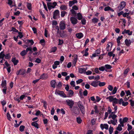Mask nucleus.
<instances>
[{
    "label": "nucleus",
    "mask_w": 134,
    "mask_h": 134,
    "mask_svg": "<svg viewBox=\"0 0 134 134\" xmlns=\"http://www.w3.org/2000/svg\"><path fill=\"white\" fill-rule=\"evenodd\" d=\"M5 58L7 59H9L10 58V54H6V55H5Z\"/></svg>",
    "instance_id": "338daca9"
},
{
    "label": "nucleus",
    "mask_w": 134,
    "mask_h": 134,
    "mask_svg": "<svg viewBox=\"0 0 134 134\" xmlns=\"http://www.w3.org/2000/svg\"><path fill=\"white\" fill-rule=\"evenodd\" d=\"M47 5L48 9L51 10L52 8H55L57 5V3L55 2H54L53 3L51 2H49L47 3Z\"/></svg>",
    "instance_id": "20e7f679"
},
{
    "label": "nucleus",
    "mask_w": 134,
    "mask_h": 134,
    "mask_svg": "<svg viewBox=\"0 0 134 134\" xmlns=\"http://www.w3.org/2000/svg\"><path fill=\"white\" fill-rule=\"evenodd\" d=\"M109 114L108 111V112H105L104 116V120L106 119H107V117H108Z\"/></svg>",
    "instance_id": "8fccbe9b"
},
{
    "label": "nucleus",
    "mask_w": 134,
    "mask_h": 134,
    "mask_svg": "<svg viewBox=\"0 0 134 134\" xmlns=\"http://www.w3.org/2000/svg\"><path fill=\"white\" fill-rule=\"evenodd\" d=\"M125 43L127 46H129L131 44V41L130 40L126 39L125 40Z\"/></svg>",
    "instance_id": "c85d7f7f"
},
{
    "label": "nucleus",
    "mask_w": 134,
    "mask_h": 134,
    "mask_svg": "<svg viewBox=\"0 0 134 134\" xmlns=\"http://www.w3.org/2000/svg\"><path fill=\"white\" fill-rule=\"evenodd\" d=\"M105 68V67L107 69H110L111 68V66L108 64H106L104 66Z\"/></svg>",
    "instance_id": "603ef678"
},
{
    "label": "nucleus",
    "mask_w": 134,
    "mask_h": 134,
    "mask_svg": "<svg viewBox=\"0 0 134 134\" xmlns=\"http://www.w3.org/2000/svg\"><path fill=\"white\" fill-rule=\"evenodd\" d=\"M77 0H74L72 1H70L69 2V6L71 7L75 4L77 3Z\"/></svg>",
    "instance_id": "aec40b11"
},
{
    "label": "nucleus",
    "mask_w": 134,
    "mask_h": 134,
    "mask_svg": "<svg viewBox=\"0 0 134 134\" xmlns=\"http://www.w3.org/2000/svg\"><path fill=\"white\" fill-rule=\"evenodd\" d=\"M77 57L76 55L74 56L73 59V60L72 62V66H75L77 61Z\"/></svg>",
    "instance_id": "412c9836"
},
{
    "label": "nucleus",
    "mask_w": 134,
    "mask_h": 134,
    "mask_svg": "<svg viewBox=\"0 0 134 134\" xmlns=\"http://www.w3.org/2000/svg\"><path fill=\"white\" fill-rule=\"evenodd\" d=\"M60 35L62 37H64L67 36L68 34L66 31H63L60 33Z\"/></svg>",
    "instance_id": "f3484780"
},
{
    "label": "nucleus",
    "mask_w": 134,
    "mask_h": 134,
    "mask_svg": "<svg viewBox=\"0 0 134 134\" xmlns=\"http://www.w3.org/2000/svg\"><path fill=\"white\" fill-rule=\"evenodd\" d=\"M19 36V37L20 38H21L23 37V35L22 33L21 32H18Z\"/></svg>",
    "instance_id": "69168bd1"
},
{
    "label": "nucleus",
    "mask_w": 134,
    "mask_h": 134,
    "mask_svg": "<svg viewBox=\"0 0 134 134\" xmlns=\"http://www.w3.org/2000/svg\"><path fill=\"white\" fill-rule=\"evenodd\" d=\"M67 12L64 11H62L61 13V16L62 17H63L65 15V14H67Z\"/></svg>",
    "instance_id": "a18cd8bd"
},
{
    "label": "nucleus",
    "mask_w": 134,
    "mask_h": 134,
    "mask_svg": "<svg viewBox=\"0 0 134 134\" xmlns=\"http://www.w3.org/2000/svg\"><path fill=\"white\" fill-rule=\"evenodd\" d=\"M123 101V99L122 98L120 99L119 100L118 99V103L120 105L122 104Z\"/></svg>",
    "instance_id": "864d4df0"
},
{
    "label": "nucleus",
    "mask_w": 134,
    "mask_h": 134,
    "mask_svg": "<svg viewBox=\"0 0 134 134\" xmlns=\"http://www.w3.org/2000/svg\"><path fill=\"white\" fill-rule=\"evenodd\" d=\"M77 121L78 123L80 124L81 123L82 120L80 118L78 117L77 118Z\"/></svg>",
    "instance_id": "bf43d9fd"
},
{
    "label": "nucleus",
    "mask_w": 134,
    "mask_h": 134,
    "mask_svg": "<svg viewBox=\"0 0 134 134\" xmlns=\"http://www.w3.org/2000/svg\"><path fill=\"white\" fill-rule=\"evenodd\" d=\"M73 94L74 92L73 91L71 90H70L67 93V97H72L73 96Z\"/></svg>",
    "instance_id": "6ab92c4d"
},
{
    "label": "nucleus",
    "mask_w": 134,
    "mask_h": 134,
    "mask_svg": "<svg viewBox=\"0 0 134 134\" xmlns=\"http://www.w3.org/2000/svg\"><path fill=\"white\" fill-rule=\"evenodd\" d=\"M66 102L67 104L70 107V108H71L72 107L73 105L74 104V102L72 100H67Z\"/></svg>",
    "instance_id": "423d86ee"
},
{
    "label": "nucleus",
    "mask_w": 134,
    "mask_h": 134,
    "mask_svg": "<svg viewBox=\"0 0 134 134\" xmlns=\"http://www.w3.org/2000/svg\"><path fill=\"white\" fill-rule=\"evenodd\" d=\"M48 77V75L46 74H43L41 75L40 77V79L45 80L47 79Z\"/></svg>",
    "instance_id": "a211bd4d"
},
{
    "label": "nucleus",
    "mask_w": 134,
    "mask_h": 134,
    "mask_svg": "<svg viewBox=\"0 0 134 134\" xmlns=\"http://www.w3.org/2000/svg\"><path fill=\"white\" fill-rule=\"evenodd\" d=\"M108 88L110 91H112L113 89V87L111 85H109L108 87Z\"/></svg>",
    "instance_id": "e2e57ef3"
},
{
    "label": "nucleus",
    "mask_w": 134,
    "mask_h": 134,
    "mask_svg": "<svg viewBox=\"0 0 134 134\" xmlns=\"http://www.w3.org/2000/svg\"><path fill=\"white\" fill-rule=\"evenodd\" d=\"M31 125L32 126L35 127L37 129H38L39 128L38 125L36 122H32L31 123Z\"/></svg>",
    "instance_id": "bb28decb"
},
{
    "label": "nucleus",
    "mask_w": 134,
    "mask_h": 134,
    "mask_svg": "<svg viewBox=\"0 0 134 134\" xmlns=\"http://www.w3.org/2000/svg\"><path fill=\"white\" fill-rule=\"evenodd\" d=\"M70 20L71 23L74 25L76 24L78 22V21L77 19L76 18L73 17H71Z\"/></svg>",
    "instance_id": "4468645a"
},
{
    "label": "nucleus",
    "mask_w": 134,
    "mask_h": 134,
    "mask_svg": "<svg viewBox=\"0 0 134 134\" xmlns=\"http://www.w3.org/2000/svg\"><path fill=\"white\" fill-rule=\"evenodd\" d=\"M99 81H92L90 84L94 87H97L98 85Z\"/></svg>",
    "instance_id": "ddd939ff"
},
{
    "label": "nucleus",
    "mask_w": 134,
    "mask_h": 134,
    "mask_svg": "<svg viewBox=\"0 0 134 134\" xmlns=\"http://www.w3.org/2000/svg\"><path fill=\"white\" fill-rule=\"evenodd\" d=\"M26 71L24 69H21L18 71L16 72L17 75H24L25 74Z\"/></svg>",
    "instance_id": "9b49d317"
},
{
    "label": "nucleus",
    "mask_w": 134,
    "mask_h": 134,
    "mask_svg": "<svg viewBox=\"0 0 134 134\" xmlns=\"http://www.w3.org/2000/svg\"><path fill=\"white\" fill-rule=\"evenodd\" d=\"M70 12L73 15H76V13L74 10L72 9L70 10Z\"/></svg>",
    "instance_id": "37998d69"
},
{
    "label": "nucleus",
    "mask_w": 134,
    "mask_h": 134,
    "mask_svg": "<svg viewBox=\"0 0 134 134\" xmlns=\"http://www.w3.org/2000/svg\"><path fill=\"white\" fill-rule=\"evenodd\" d=\"M112 46V44L111 42H109L108 43L106 47V50L107 51H110L111 49V47Z\"/></svg>",
    "instance_id": "f8f14e48"
},
{
    "label": "nucleus",
    "mask_w": 134,
    "mask_h": 134,
    "mask_svg": "<svg viewBox=\"0 0 134 134\" xmlns=\"http://www.w3.org/2000/svg\"><path fill=\"white\" fill-rule=\"evenodd\" d=\"M115 97H114L113 96H111L108 97L106 99H108L109 101L110 102H111L114 99Z\"/></svg>",
    "instance_id": "cd10ccee"
},
{
    "label": "nucleus",
    "mask_w": 134,
    "mask_h": 134,
    "mask_svg": "<svg viewBox=\"0 0 134 134\" xmlns=\"http://www.w3.org/2000/svg\"><path fill=\"white\" fill-rule=\"evenodd\" d=\"M3 88L2 90V91L3 93L4 94H6L7 87H3Z\"/></svg>",
    "instance_id": "6e6d98bb"
},
{
    "label": "nucleus",
    "mask_w": 134,
    "mask_h": 134,
    "mask_svg": "<svg viewBox=\"0 0 134 134\" xmlns=\"http://www.w3.org/2000/svg\"><path fill=\"white\" fill-rule=\"evenodd\" d=\"M87 69V67L85 68H79L78 70L79 72L81 74L83 73H85L86 70Z\"/></svg>",
    "instance_id": "9d476101"
},
{
    "label": "nucleus",
    "mask_w": 134,
    "mask_h": 134,
    "mask_svg": "<svg viewBox=\"0 0 134 134\" xmlns=\"http://www.w3.org/2000/svg\"><path fill=\"white\" fill-rule=\"evenodd\" d=\"M27 7L28 9L29 10L31 9V3H27Z\"/></svg>",
    "instance_id": "a19ab883"
},
{
    "label": "nucleus",
    "mask_w": 134,
    "mask_h": 134,
    "mask_svg": "<svg viewBox=\"0 0 134 134\" xmlns=\"http://www.w3.org/2000/svg\"><path fill=\"white\" fill-rule=\"evenodd\" d=\"M77 19L79 20H81L82 19V15L80 13H77Z\"/></svg>",
    "instance_id": "473e14b6"
},
{
    "label": "nucleus",
    "mask_w": 134,
    "mask_h": 134,
    "mask_svg": "<svg viewBox=\"0 0 134 134\" xmlns=\"http://www.w3.org/2000/svg\"><path fill=\"white\" fill-rule=\"evenodd\" d=\"M110 10L111 12H114V10L112 8H111V7L109 6H107L105 7L104 9V10L105 11H108Z\"/></svg>",
    "instance_id": "5701e85b"
},
{
    "label": "nucleus",
    "mask_w": 134,
    "mask_h": 134,
    "mask_svg": "<svg viewBox=\"0 0 134 134\" xmlns=\"http://www.w3.org/2000/svg\"><path fill=\"white\" fill-rule=\"evenodd\" d=\"M55 94L56 95H60V96L63 98L67 97V96L62 91L56 90L55 92Z\"/></svg>",
    "instance_id": "7ed1b4c3"
},
{
    "label": "nucleus",
    "mask_w": 134,
    "mask_h": 134,
    "mask_svg": "<svg viewBox=\"0 0 134 134\" xmlns=\"http://www.w3.org/2000/svg\"><path fill=\"white\" fill-rule=\"evenodd\" d=\"M77 105L82 113L84 114L85 113V108L83 106L82 103L80 101H79Z\"/></svg>",
    "instance_id": "f03ea898"
},
{
    "label": "nucleus",
    "mask_w": 134,
    "mask_h": 134,
    "mask_svg": "<svg viewBox=\"0 0 134 134\" xmlns=\"http://www.w3.org/2000/svg\"><path fill=\"white\" fill-rule=\"evenodd\" d=\"M76 37L79 39H81L83 36V35L82 33H80L76 34Z\"/></svg>",
    "instance_id": "4be33fe9"
},
{
    "label": "nucleus",
    "mask_w": 134,
    "mask_h": 134,
    "mask_svg": "<svg viewBox=\"0 0 134 134\" xmlns=\"http://www.w3.org/2000/svg\"><path fill=\"white\" fill-rule=\"evenodd\" d=\"M7 116L8 119L9 120H10L11 117L9 113L8 112V113H7Z\"/></svg>",
    "instance_id": "5fc2aeb1"
},
{
    "label": "nucleus",
    "mask_w": 134,
    "mask_h": 134,
    "mask_svg": "<svg viewBox=\"0 0 134 134\" xmlns=\"http://www.w3.org/2000/svg\"><path fill=\"white\" fill-rule=\"evenodd\" d=\"M100 127L102 130H103L104 129L107 130L109 128L108 125L107 124H101L100 125Z\"/></svg>",
    "instance_id": "6e6552de"
},
{
    "label": "nucleus",
    "mask_w": 134,
    "mask_h": 134,
    "mask_svg": "<svg viewBox=\"0 0 134 134\" xmlns=\"http://www.w3.org/2000/svg\"><path fill=\"white\" fill-rule=\"evenodd\" d=\"M99 20L96 18H94L92 19V22L94 23L95 24L97 23Z\"/></svg>",
    "instance_id": "ea45409f"
},
{
    "label": "nucleus",
    "mask_w": 134,
    "mask_h": 134,
    "mask_svg": "<svg viewBox=\"0 0 134 134\" xmlns=\"http://www.w3.org/2000/svg\"><path fill=\"white\" fill-rule=\"evenodd\" d=\"M59 15V12L58 10H55L54 12L53 18L54 19H56Z\"/></svg>",
    "instance_id": "0eeeda50"
},
{
    "label": "nucleus",
    "mask_w": 134,
    "mask_h": 134,
    "mask_svg": "<svg viewBox=\"0 0 134 134\" xmlns=\"http://www.w3.org/2000/svg\"><path fill=\"white\" fill-rule=\"evenodd\" d=\"M132 31H130L129 30H126L125 29L124 31L122 32V34H127L129 35H132Z\"/></svg>",
    "instance_id": "2eb2a0df"
},
{
    "label": "nucleus",
    "mask_w": 134,
    "mask_h": 134,
    "mask_svg": "<svg viewBox=\"0 0 134 134\" xmlns=\"http://www.w3.org/2000/svg\"><path fill=\"white\" fill-rule=\"evenodd\" d=\"M122 126L120 124H119L118 126L116 128V130L119 131H121L122 130Z\"/></svg>",
    "instance_id": "f704fd0d"
},
{
    "label": "nucleus",
    "mask_w": 134,
    "mask_h": 134,
    "mask_svg": "<svg viewBox=\"0 0 134 134\" xmlns=\"http://www.w3.org/2000/svg\"><path fill=\"white\" fill-rule=\"evenodd\" d=\"M72 9L75 10H78L79 8L78 7L76 6V5H74L72 7Z\"/></svg>",
    "instance_id": "13d9d810"
},
{
    "label": "nucleus",
    "mask_w": 134,
    "mask_h": 134,
    "mask_svg": "<svg viewBox=\"0 0 134 134\" xmlns=\"http://www.w3.org/2000/svg\"><path fill=\"white\" fill-rule=\"evenodd\" d=\"M8 4L9 5L11 8L12 7L15 5H12V0H8Z\"/></svg>",
    "instance_id": "58836bf2"
},
{
    "label": "nucleus",
    "mask_w": 134,
    "mask_h": 134,
    "mask_svg": "<svg viewBox=\"0 0 134 134\" xmlns=\"http://www.w3.org/2000/svg\"><path fill=\"white\" fill-rule=\"evenodd\" d=\"M126 2H125L124 1L122 2L120 4V10H122L124 8L126 5Z\"/></svg>",
    "instance_id": "b1692460"
},
{
    "label": "nucleus",
    "mask_w": 134,
    "mask_h": 134,
    "mask_svg": "<svg viewBox=\"0 0 134 134\" xmlns=\"http://www.w3.org/2000/svg\"><path fill=\"white\" fill-rule=\"evenodd\" d=\"M67 7L65 5H62L60 7V9L62 10H65L67 9Z\"/></svg>",
    "instance_id": "c756f323"
},
{
    "label": "nucleus",
    "mask_w": 134,
    "mask_h": 134,
    "mask_svg": "<svg viewBox=\"0 0 134 134\" xmlns=\"http://www.w3.org/2000/svg\"><path fill=\"white\" fill-rule=\"evenodd\" d=\"M114 111L112 112L111 108L110 107H108V111L109 114L108 118L110 119L111 118L112 119L108 121V123L109 124H112L114 125H115L117 123V120L116 119L117 116L115 114L117 112V107L115 105L114 106Z\"/></svg>",
    "instance_id": "f257e3e1"
},
{
    "label": "nucleus",
    "mask_w": 134,
    "mask_h": 134,
    "mask_svg": "<svg viewBox=\"0 0 134 134\" xmlns=\"http://www.w3.org/2000/svg\"><path fill=\"white\" fill-rule=\"evenodd\" d=\"M85 73L87 75H89L92 74V72L90 70H88L87 72L86 71Z\"/></svg>",
    "instance_id": "774afa93"
},
{
    "label": "nucleus",
    "mask_w": 134,
    "mask_h": 134,
    "mask_svg": "<svg viewBox=\"0 0 134 134\" xmlns=\"http://www.w3.org/2000/svg\"><path fill=\"white\" fill-rule=\"evenodd\" d=\"M60 62L59 61H55L53 64L52 65V68L54 69H55L57 67V66L60 64Z\"/></svg>",
    "instance_id": "dca6fc26"
},
{
    "label": "nucleus",
    "mask_w": 134,
    "mask_h": 134,
    "mask_svg": "<svg viewBox=\"0 0 134 134\" xmlns=\"http://www.w3.org/2000/svg\"><path fill=\"white\" fill-rule=\"evenodd\" d=\"M5 55L4 51L1 52L0 53V60L1 59H4Z\"/></svg>",
    "instance_id": "c9c22d12"
},
{
    "label": "nucleus",
    "mask_w": 134,
    "mask_h": 134,
    "mask_svg": "<svg viewBox=\"0 0 134 134\" xmlns=\"http://www.w3.org/2000/svg\"><path fill=\"white\" fill-rule=\"evenodd\" d=\"M12 60L15 65H16L19 62L18 60L16 59L15 58H12Z\"/></svg>",
    "instance_id": "393cba45"
},
{
    "label": "nucleus",
    "mask_w": 134,
    "mask_h": 134,
    "mask_svg": "<svg viewBox=\"0 0 134 134\" xmlns=\"http://www.w3.org/2000/svg\"><path fill=\"white\" fill-rule=\"evenodd\" d=\"M127 125L128 126L127 130L128 131H129L130 130L132 129V126L131 125H129V124H128Z\"/></svg>",
    "instance_id": "c03bdc74"
},
{
    "label": "nucleus",
    "mask_w": 134,
    "mask_h": 134,
    "mask_svg": "<svg viewBox=\"0 0 134 134\" xmlns=\"http://www.w3.org/2000/svg\"><path fill=\"white\" fill-rule=\"evenodd\" d=\"M7 83L5 80L2 81L1 86L2 87H6Z\"/></svg>",
    "instance_id": "2f4dec72"
},
{
    "label": "nucleus",
    "mask_w": 134,
    "mask_h": 134,
    "mask_svg": "<svg viewBox=\"0 0 134 134\" xmlns=\"http://www.w3.org/2000/svg\"><path fill=\"white\" fill-rule=\"evenodd\" d=\"M56 83L55 81V80H52L51 81V87L54 88L55 87V84Z\"/></svg>",
    "instance_id": "72a5a7b5"
},
{
    "label": "nucleus",
    "mask_w": 134,
    "mask_h": 134,
    "mask_svg": "<svg viewBox=\"0 0 134 134\" xmlns=\"http://www.w3.org/2000/svg\"><path fill=\"white\" fill-rule=\"evenodd\" d=\"M27 53L26 50H24L20 52V54L22 56H23L25 55Z\"/></svg>",
    "instance_id": "79ce46f5"
},
{
    "label": "nucleus",
    "mask_w": 134,
    "mask_h": 134,
    "mask_svg": "<svg viewBox=\"0 0 134 134\" xmlns=\"http://www.w3.org/2000/svg\"><path fill=\"white\" fill-rule=\"evenodd\" d=\"M105 85V82H99L98 83V85L99 86H104Z\"/></svg>",
    "instance_id": "09e8293b"
},
{
    "label": "nucleus",
    "mask_w": 134,
    "mask_h": 134,
    "mask_svg": "<svg viewBox=\"0 0 134 134\" xmlns=\"http://www.w3.org/2000/svg\"><path fill=\"white\" fill-rule=\"evenodd\" d=\"M83 81V80L82 79H80L77 80L76 81V83L77 84H78L82 82Z\"/></svg>",
    "instance_id": "680f3d73"
},
{
    "label": "nucleus",
    "mask_w": 134,
    "mask_h": 134,
    "mask_svg": "<svg viewBox=\"0 0 134 134\" xmlns=\"http://www.w3.org/2000/svg\"><path fill=\"white\" fill-rule=\"evenodd\" d=\"M114 129L113 127L111 126H110L109 128V134H112L113 132Z\"/></svg>",
    "instance_id": "4c0bfd02"
},
{
    "label": "nucleus",
    "mask_w": 134,
    "mask_h": 134,
    "mask_svg": "<svg viewBox=\"0 0 134 134\" xmlns=\"http://www.w3.org/2000/svg\"><path fill=\"white\" fill-rule=\"evenodd\" d=\"M122 38V36H119L117 39V41L118 43L119 44L120 43V40Z\"/></svg>",
    "instance_id": "de8ad7c7"
},
{
    "label": "nucleus",
    "mask_w": 134,
    "mask_h": 134,
    "mask_svg": "<svg viewBox=\"0 0 134 134\" xmlns=\"http://www.w3.org/2000/svg\"><path fill=\"white\" fill-rule=\"evenodd\" d=\"M133 14V12H131L130 11H129L128 13L125 12L124 13L123 15V16L124 17H126L128 19H130L131 18L129 16V14L132 15Z\"/></svg>",
    "instance_id": "39448f33"
},
{
    "label": "nucleus",
    "mask_w": 134,
    "mask_h": 134,
    "mask_svg": "<svg viewBox=\"0 0 134 134\" xmlns=\"http://www.w3.org/2000/svg\"><path fill=\"white\" fill-rule=\"evenodd\" d=\"M111 102H112V105L113 106H115L116 104L118 103V99H117L116 97H115L114 99Z\"/></svg>",
    "instance_id": "a878e982"
},
{
    "label": "nucleus",
    "mask_w": 134,
    "mask_h": 134,
    "mask_svg": "<svg viewBox=\"0 0 134 134\" xmlns=\"http://www.w3.org/2000/svg\"><path fill=\"white\" fill-rule=\"evenodd\" d=\"M117 90H118V88H117V87H115L114 88L113 91L111 92V94H115Z\"/></svg>",
    "instance_id": "e433bc0d"
},
{
    "label": "nucleus",
    "mask_w": 134,
    "mask_h": 134,
    "mask_svg": "<svg viewBox=\"0 0 134 134\" xmlns=\"http://www.w3.org/2000/svg\"><path fill=\"white\" fill-rule=\"evenodd\" d=\"M11 31H13L16 32H18V30L13 27H12Z\"/></svg>",
    "instance_id": "4d7b16f0"
},
{
    "label": "nucleus",
    "mask_w": 134,
    "mask_h": 134,
    "mask_svg": "<svg viewBox=\"0 0 134 134\" xmlns=\"http://www.w3.org/2000/svg\"><path fill=\"white\" fill-rule=\"evenodd\" d=\"M70 85L72 87H74L75 86V82L74 81H72L70 83Z\"/></svg>",
    "instance_id": "3c124183"
},
{
    "label": "nucleus",
    "mask_w": 134,
    "mask_h": 134,
    "mask_svg": "<svg viewBox=\"0 0 134 134\" xmlns=\"http://www.w3.org/2000/svg\"><path fill=\"white\" fill-rule=\"evenodd\" d=\"M59 27L60 30H64L65 29L66 27V25L65 23L63 21L60 22Z\"/></svg>",
    "instance_id": "1a4fd4ad"
},
{
    "label": "nucleus",
    "mask_w": 134,
    "mask_h": 134,
    "mask_svg": "<svg viewBox=\"0 0 134 134\" xmlns=\"http://www.w3.org/2000/svg\"><path fill=\"white\" fill-rule=\"evenodd\" d=\"M105 69V67L104 66H102L100 67H99V70L102 71H104Z\"/></svg>",
    "instance_id": "0e129e2a"
},
{
    "label": "nucleus",
    "mask_w": 134,
    "mask_h": 134,
    "mask_svg": "<svg viewBox=\"0 0 134 134\" xmlns=\"http://www.w3.org/2000/svg\"><path fill=\"white\" fill-rule=\"evenodd\" d=\"M57 47H52L50 51L49 52L50 53H51L52 52H55L57 49Z\"/></svg>",
    "instance_id": "7c9ffc66"
},
{
    "label": "nucleus",
    "mask_w": 134,
    "mask_h": 134,
    "mask_svg": "<svg viewBox=\"0 0 134 134\" xmlns=\"http://www.w3.org/2000/svg\"><path fill=\"white\" fill-rule=\"evenodd\" d=\"M25 127L23 125L21 126L19 128L20 131L21 132H23L24 131Z\"/></svg>",
    "instance_id": "49530a36"
},
{
    "label": "nucleus",
    "mask_w": 134,
    "mask_h": 134,
    "mask_svg": "<svg viewBox=\"0 0 134 134\" xmlns=\"http://www.w3.org/2000/svg\"><path fill=\"white\" fill-rule=\"evenodd\" d=\"M82 24L83 25H85L86 23V20L84 18H82L81 19Z\"/></svg>",
    "instance_id": "052dcab7"
}]
</instances>
